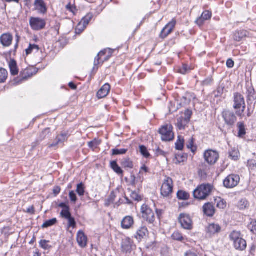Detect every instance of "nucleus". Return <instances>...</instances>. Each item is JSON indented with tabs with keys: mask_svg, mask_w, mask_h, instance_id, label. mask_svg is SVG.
<instances>
[{
	"mask_svg": "<svg viewBox=\"0 0 256 256\" xmlns=\"http://www.w3.org/2000/svg\"><path fill=\"white\" fill-rule=\"evenodd\" d=\"M238 206L241 210H244L249 206V203L246 199H242L239 202Z\"/></svg>",
	"mask_w": 256,
	"mask_h": 256,
	"instance_id": "ea45409f",
	"label": "nucleus"
},
{
	"mask_svg": "<svg viewBox=\"0 0 256 256\" xmlns=\"http://www.w3.org/2000/svg\"><path fill=\"white\" fill-rule=\"evenodd\" d=\"M229 157L234 160H237L240 156V153L238 148H231L229 152Z\"/></svg>",
	"mask_w": 256,
	"mask_h": 256,
	"instance_id": "a878e982",
	"label": "nucleus"
},
{
	"mask_svg": "<svg viewBox=\"0 0 256 256\" xmlns=\"http://www.w3.org/2000/svg\"><path fill=\"white\" fill-rule=\"evenodd\" d=\"M110 85L108 84H106L98 92L97 96L98 98H102L106 97L110 92Z\"/></svg>",
	"mask_w": 256,
	"mask_h": 256,
	"instance_id": "aec40b11",
	"label": "nucleus"
},
{
	"mask_svg": "<svg viewBox=\"0 0 256 256\" xmlns=\"http://www.w3.org/2000/svg\"><path fill=\"white\" fill-rule=\"evenodd\" d=\"M60 192V188L59 186L54 187L53 190V192L55 195L58 194Z\"/></svg>",
	"mask_w": 256,
	"mask_h": 256,
	"instance_id": "69168bd1",
	"label": "nucleus"
},
{
	"mask_svg": "<svg viewBox=\"0 0 256 256\" xmlns=\"http://www.w3.org/2000/svg\"><path fill=\"white\" fill-rule=\"evenodd\" d=\"M48 242L49 241L46 240H41L40 242V246L44 250H48L51 248V246L48 244Z\"/></svg>",
	"mask_w": 256,
	"mask_h": 256,
	"instance_id": "de8ad7c7",
	"label": "nucleus"
},
{
	"mask_svg": "<svg viewBox=\"0 0 256 256\" xmlns=\"http://www.w3.org/2000/svg\"><path fill=\"white\" fill-rule=\"evenodd\" d=\"M8 66L11 74L13 76L17 75L18 73V69L16 60H10L9 62Z\"/></svg>",
	"mask_w": 256,
	"mask_h": 256,
	"instance_id": "393cba45",
	"label": "nucleus"
},
{
	"mask_svg": "<svg viewBox=\"0 0 256 256\" xmlns=\"http://www.w3.org/2000/svg\"><path fill=\"white\" fill-rule=\"evenodd\" d=\"M222 117L228 125H233L236 121V117L234 112L230 110H224L222 112Z\"/></svg>",
	"mask_w": 256,
	"mask_h": 256,
	"instance_id": "f8f14e48",
	"label": "nucleus"
},
{
	"mask_svg": "<svg viewBox=\"0 0 256 256\" xmlns=\"http://www.w3.org/2000/svg\"><path fill=\"white\" fill-rule=\"evenodd\" d=\"M87 237L82 231H79L77 234V242L82 248H84L87 245Z\"/></svg>",
	"mask_w": 256,
	"mask_h": 256,
	"instance_id": "6ab92c4d",
	"label": "nucleus"
},
{
	"mask_svg": "<svg viewBox=\"0 0 256 256\" xmlns=\"http://www.w3.org/2000/svg\"><path fill=\"white\" fill-rule=\"evenodd\" d=\"M186 146L188 149H190L193 152L196 150V148L194 145V138H190L188 141L186 143Z\"/></svg>",
	"mask_w": 256,
	"mask_h": 256,
	"instance_id": "c03bdc74",
	"label": "nucleus"
},
{
	"mask_svg": "<svg viewBox=\"0 0 256 256\" xmlns=\"http://www.w3.org/2000/svg\"><path fill=\"white\" fill-rule=\"evenodd\" d=\"M50 132L49 128L45 129L40 134V138L42 140H44L47 134Z\"/></svg>",
	"mask_w": 256,
	"mask_h": 256,
	"instance_id": "052dcab7",
	"label": "nucleus"
},
{
	"mask_svg": "<svg viewBox=\"0 0 256 256\" xmlns=\"http://www.w3.org/2000/svg\"><path fill=\"white\" fill-rule=\"evenodd\" d=\"M76 192L80 196H83L85 192L84 186L82 183H80L77 185Z\"/></svg>",
	"mask_w": 256,
	"mask_h": 256,
	"instance_id": "4c0bfd02",
	"label": "nucleus"
},
{
	"mask_svg": "<svg viewBox=\"0 0 256 256\" xmlns=\"http://www.w3.org/2000/svg\"><path fill=\"white\" fill-rule=\"evenodd\" d=\"M68 86L72 90H76V85L72 82H70Z\"/></svg>",
	"mask_w": 256,
	"mask_h": 256,
	"instance_id": "774afa93",
	"label": "nucleus"
},
{
	"mask_svg": "<svg viewBox=\"0 0 256 256\" xmlns=\"http://www.w3.org/2000/svg\"><path fill=\"white\" fill-rule=\"evenodd\" d=\"M67 220H68V226L74 228L76 224V222H75L74 218H73L71 216L70 218H68Z\"/></svg>",
	"mask_w": 256,
	"mask_h": 256,
	"instance_id": "6e6d98bb",
	"label": "nucleus"
},
{
	"mask_svg": "<svg viewBox=\"0 0 256 256\" xmlns=\"http://www.w3.org/2000/svg\"><path fill=\"white\" fill-rule=\"evenodd\" d=\"M177 197L179 200H187L190 198V194L185 191L180 190L177 192Z\"/></svg>",
	"mask_w": 256,
	"mask_h": 256,
	"instance_id": "473e14b6",
	"label": "nucleus"
},
{
	"mask_svg": "<svg viewBox=\"0 0 256 256\" xmlns=\"http://www.w3.org/2000/svg\"><path fill=\"white\" fill-rule=\"evenodd\" d=\"M179 222L184 228L187 230L192 228V221L188 215L180 214L179 216Z\"/></svg>",
	"mask_w": 256,
	"mask_h": 256,
	"instance_id": "9b49d317",
	"label": "nucleus"
},
{
	"mask_svg": "<svg viewBox=\"0 0 256 256\" xmlns=\"http://www.w3.org/2000/svg\"><path fill=\"white\" fill-rule=\"evenodd\" d=\"M216 206L220 209H224L226 206V203L224 200L220 198L217 200Z\"/></svg>",
	"mask_w": 256,
	"mask_h": 256,
	"instance_id": "49530a36",
	"label": "nucleus"
},
{
	"mask_svg": "<svg viewBox=\"0 0 256 256\" xmlns=\"http://www.w3.org/2000/svg\"><path fill=\"white\" fill-rule=\"evenodd\" d=\"M34 10L41 14H44L47 12L48 8L46 4L43 0H35L34 2Z\"/></svg>",
	"mask_w": 256,
	"mask_h": 256,
	"instance_id": "ddd939ff",
	"label": "nucleus"
},
{
	"mask_svg": "<svg viewBox=\"0 0 256 256\" xmlns=\"http://www.w3.org/2000/svg\"><path fill=\"white\" fill-rule=\"evenodd\" d=\"M60 214L63 218L66 219H68L71 217V214L69 211V208L62 210Z\"/></svg>",
	"mask_w": 256,
	"mask_h": 256,
	"instance_id": "8fccbe9b",
	"label": "nucleus"
},
{
	"mask_svg": "<svg viewBox=\"0 0 256 256\" xmlns=\"http://www.w3.org/2000/svg\"><path fill=\"white\" fill-rule=\"evenodd\" d=\"M141 212L142 218L150 224H152L155 220L154 212L146 204H143L141 207Z\"/></svg>",
	"mask_w": 256,
	"mask_h": 256,
	"instance_id": "423d86ee",
	"label": "nucleus"
},
{
	"mask_svg": "<svg viewBox=\"0 0 256 256\" xmlns=\"http://www.w3.org/2000/svg\"><path fill=\"white\" fill-rule=\"evenodd\" d=\"M140 150L141 154L145 158H147L150 156V154L147 150V148L144 146H140Z\"/></svg>",
	"mask_w": 256,
	"mask_h": 256,
	"instance_id": "79ce46f5",
	"label": "nucleus"
},
{
	"mask_svg": "<svg viewBox=\"0 0 256 256\" xmlns=\"http://www.w3.org/2000/svg\"><path fill=\"white\" fill-rule=\"evenodd\" d=\"M192 114V112L189 110H187L184 112V116L183 118H185L188 121L190 122V118Z\"/></svg>",
	"mask_w": 256,
	"mask_h": 256,
	"instance_id": "5fc2aeb1",
	"label": "nucleus"
},
{
	"mask_svg": "<svg viewBox=\"0 0 256 256\" xmlns=\"http://www.w3.org/2000/svg\"><path fill=\"white\" fill-rule=\"evenodd\" d=\"M30 25L32 30L38 31L45 28L46 22L40 18L31 17L30 18Z\"/></svg>",
	"mask_w": 256,
	"mask_h": 256,
	"instance_id": "39448f33",
	"label": "nucleus"
},
{
	"mask_svg": "<svg viewBox=\"0 0 256 256\" xmlns=\"http://www.w3.org/2000/svg\"><path fill=\"white\" fill-rule=\"evenodd\" d=\"M237 126L238 130V136L239 137H242L244 136L246 132L244 123L242 122H239L238 123Z\"/></svg>",
	"mask_w": 256,
	"mask_h": 256,
	"instance_id": "c756f323",
	"label": "nucleus"
},
{
	"mask_svg": "<svg viewBox=\"0 0 256 256\" xmlns=\"http://www.w3.org/2000/svg\"><path fill=\"white\" fill-rule=\"evenodd\" d=\"M173 192V181L170 177L166 176L160 188L161 195L164 198H170Z\"/></svg>",
	"mask_w": 256,
	"mask_h": 256,
	"instance_id": "7ed1b4c3",
	"label": "nucleus"
},
{
	"mask_svg": "<svg viewBox=\"0 0 256 256\" xmlns=\"http://www.w3.org/2000/svg\"><path fill=\"white\" fill-rule=\"evenodd\" d=\"M114 52V50L111 48H106L100 52L96 57L94 62V70L95 67L100 64V60L101 57L103 56L106 55V57L104 58V60H102V63L104 61L108 60L112 56L113 52Z\"/></svg>",
	"mask_w": 256,
	"mask_h": 256,
	"instance_id": "0eeeda50",
	"label": "nucleus"
},
{
	"mask_svg": "<svg viewBox=\"0 0 256 256\" xmlns=\"http://www.w3.org/2000/svg\"><path fill=\"white\" fill-rule=\"evenodd\" d=\"M220 227L218 224H210L208 228L207 232L210 234H215L220 230Z\"/></svg>",
	"mask_w": 256,
	"mask_h": 256,
	"instance_id": "bb28decb",
	"label": "nucleus"
},
{
	"mask_svg": "<svg viewBox=\"0 0 256 256\" xmlns=\"http://www.w3.org/2000/svg\"><path fill=\"white\" fill-rule=\"evenodd\" d=\"M32 48V44H30L28 48L26 50V54L27 55L30 54L32 52V50H34V49Z\"/></svg>",
	"mask_w": 256,
	"mask_h": 256,
	"instance_id": "0e129e2a",
	"label": "nucleus"
},
{
	"mask_svg": "<svg viewBox=\"0 0 256 256\" xmlns=\"http://www.w3.org/2000/svg\"><path fill=\"white\" fill-rule=\"evenodd\" d=\"M249 228L253 232H256V220H253L249 226Z\"/></svg>",
	"mask_w": 256,
	"mask_h": 256,
	"instance_id": "4d7b16f0",
	"label": "nucleus"
},
{
	"mask_svg": "<svg viewBox=\"0 0 256 256\" xmlns=\"http://www.w3.org/2000/svg\"><path fill=\"white\" fill-rule=\"evenodd\" d=\"M92 16V14H88L84 17L79 23L76 31V34H80L86 27L90 22L91 20Z\"/></svg>",
	"mask_w": 256,
	"mask_h": 256,
	"instance_id": "4468645a",
	"label": "nucleus"
},
{
	"mask_svg": "<svg viewBox=\"0 0 256 256\" xmlns=\"http://www.w3.org/2000/svg\"><path fill=\"white\" fill-rule=\"evenodd\" d=\"M212 186L210 184H203L198 186L193 192L195 198L206 199L210 194Z\"/></svg>",
	"mask_w": 256,
	"mask_h": 256,
	"instance_id": "f03ea898",
	"label": "nucleus"
},
{
	"mask_svg": "<svg viewBox=\"0 0 256 256\" xmlns=\"http://www.w3.org/2000/svg\"><path fill=\"white\" fill-rule=\"evenodd\" d=\"M56 222H57V220L56 218H54L52 220H46L42 225V228H46L51 226L55 224L56 223Z\"/></svg>",
	"mask_w": 256,
	"mask_h": 256,
	"instance_id": "e433bc0d",
	"label": "nucleus"
},
{
	"mask_svg": "<svg viewBox=\"0 0 256 256\" xmlns=\"http://www.w3.org/2000/svg\"><path fill=\"white\" fill-rule=\"evenodd\" d=\"M240 180L239 176L234 174H230L224 180V185L226 188H233L238 184Z\"/></svg>",
	"mask_w": 256,
	"mask_h": 256,
	"instance_id": "6e6552de",
	"label": "nucleus"
},
{
	"mask_svg": "<svg viewBox=\"0 0 256 256\" xmlns=\"http://www.w3.org/2000/svg\"><path fill=\"white\" fill-rule=\"evenodd\" d=\"M233 245L236 250H243L246 247V242L244 239L242 238L233 243Z\"/></svg>",
	"mask_w": 256,
	"mask_h": 256,
	"instance_id": "b1692460",
	"label": "nucleus"
},
{
	"mask_svg": "<svg viewBox=\"0 0 256 256\" xmlns=\"http://www.w3.org/2000/svg\"><path fill=\"white\" fill-rule=\"evenodd\" d=\"M134 224V220L130 216H125L121 222V226L123 229L128 230Z\"/></svg>",
	"mask_w": 256,
	"mask_h": 256,
	"instance_id": "f3484780",
	"label": "nucleus"
},
{
	"mask_svg": "<svg viewBox=\"0 0 256 256\" xmlns=\"http://www.w3.org/2000/svg\"><path fill=\"white\" fill-rule=\"evenodd\" d=\"M66 8L68 10L70 11L74 14H76V12L77 11L76 7L74 5H72L70 4L66 5Z\"/></svg>",
	"mask_w": 256,
	"mask_h": 256,
	"instance_id": "603ef678",
	"label": "nucleus"
},
{
	"mask_svg": "<svg viewBox=\"0 0 256 256\" xmlns=\"http://www.w3.org/2000/svg\"><path fill=\"white\" fill-rule=\"evenodd\" d=\"M226 66L228 68H232L234 66V62L232 59L228 60Z\"/></svg>",
	"mask_w": 256,
	"mask_h": 256,
	"instance_id": "680f3d73",
	"label": "nucleus"
},
{
	"mask_svg": "<svg viewBox=\"0 0 256 256\" xmlns=\"http://www.w3.org/2000/svg\"><path fill=\"white\" fill-rule=\"evenodd\" d=\"M155 152H156V154L157 156H165V152L163 150H160V148H158V147H157L156 148V149L155 150Z\"/></svg>",
	"mask_w": 256,
	"mask_h": 256,
	"instance_id": "bf43d9fd",
	"label": "nucleus"
},
{
	"mask_svg": "<svg viewBox=\"0 0 256 256\" xmlns=\"http://www.w3.org/2000/svg\"><path fill=\"white\" fill-rule=\"evenodd\" d=\"M132 242L129 238L123 239L121 245L122 250L125 252H130L132 248Z\"/></svg>",
	"mask_w": 256,
	"mask_h": 256,
	"instance_id": "a211bd4d",
	"label": "nucleus"
},
{
	"mask_svg": "<svg viewBox=\"0 0 256 256\" xmlns=\"http://www.w3.org/2000/svg\"><path fill=\"white\" fill-rule=\"evenodd\" d=\"M121 164L124 168H132L133 167L132 162L128 158L122 160Z\"/></svg>",
	"mask_w": 256,
	"mask_h": 256,
	"instance_id": "c9c22d12",
	"label": "nucleus"
},
{
	"mask_svg": "<svg viewBox=\"0 0 256 256\" xmlns=\"http://www.w3.org/2000/svg\"><path fill=\"white\" fill-rule=\"evenodd\" d=\"M248 166L251 168H254L256 166V161L254 160H248L247 163Z\"/></svg>",
	"mask_w": 256,
	"mask_h": 256,
	"instance_id": "13d9d810",
	"label": "nucleus"
},
{
	"mask_svg": "<svg viewBox=\"0 0 256 256\" xmlns=\"http://www.w3.org/2000/svg\"><path fill=\"white\" fill-rule=\"evenodd\" d=\"M110 166L118 174L122 176L123 171L122 168L118 166L116 161H112L110 162Z\"/></svg>",
	"mask_w": 256,
	"mask_h": 256,
	"instance_id": "2f4dec72",
	"label": "nucleus"
},
{
	"mask_svg": "<svg viewBox=\"0 0 256 256\" xmlns=\"http://www.w3.org/2000/svg\"><path fill=\"white\" fill-rule=\"evenodd\" d=\"M176 23V19L173 18L163 28L160 35V38H165L170 34L174 28Z\"/></svg>",
	"mask_w": 256,
	"mask_h": 256,
	"instance_id": "9d476101",
	"label": "nucleus"
},
{
	"mask_svg": "<svg viewBox=\"0 0 256 256\" xmlns=\"http://www.w3.org/2000/svg\"><path fill=\"white\" fill-rule=\"evenodd\" d=\"M13 40L12 36L8 33L4 34L0 37V42L4 46L8 47L11 45Z\"/></svg>",
	"mask_w": 256,
	"mask_h": 256,
	"instance_id": "2eb2a0df",
	"label": "nucleus"
},
{
	"mask_svg": "<svg viewBox=\"0 0 256 256\" xmlns=\"http://www.w3.org/2000/svg\"><path fill=\"white\" fill-rule=\"evenodd\" d=\"M118 190L116 189V191H112L111 192L108 198L106 201L105 205L106 206H108L114 202L116 198V192Z\"/></svg>",
	"mask_w": 256,
	"mask_h": 256,
	"instance_id": "7c9ffc66",
	"label": "nucleus"
},
{
	"mask_svg": "<svg viewBox=\"0 0 256 256\" xmlns=\"http://www.w3.org/2000/svg\"><path fill=\"white\" fill-rule=\"evenodd\" d=\"M127 151H128V150L125 149V148L113 149L112 150V155H118V154H125Z\"/></svg>",
	"mask_w": 256,
	"mask_h": 256,
	"instance_id": "a18cd8bd",
	"label": "nucleus"
},
{
	"mask_svg": "<svg viewBox=\"0 0 256 256\" xmlns=\"http://www.w3.org/2000/svg\"><path fill=\"white\" fill-rule=\"evenodd\" d=\"M184 256H198L195 252H192L191 251H188L185 254Z\"/></svg>",
	"mask_w": 256,
	"mask_h": 256,
	"instance_id": "338daca9",
	"label": "nucleus"
},
{
	"mask_svg": "<svg viewBox=\"0 0 256 256\" xmlns=\"http://www.w3.org/2000/svg\"><path fill=\"white\" fill-rule=\"evenodd\" d=\"M203 212L208 216H212L215 213V208L211 203L208 202L203 206Z\"/></svg>",
	"mask_w": 256,
	"mask_h": 256,
	"instance_id": "412c9836",
	"label": "nucleus"
},
{
	"mask_svg": "<svg viewBox=\"0 0 256 256\" xmlns=\"http://www.w3.org/2000/svg\"><path fill=\"white\" fill-rule=\"evenodd\" d=\"M66 138V135L65 134H62L56 137V140L58 142V143L61 144L64 142Z\"/></svg>",
	"mask_w": 256,
	"mask_h": 256,
	"instance_id": "3c124183",
	"label": "nucleus"
},
{
	"mask_svg": "<svg viewBox=\"0 0 256 256\" xmlns=\"http://www.w3.org/2000/svg\"><path fill=\"white\" fill-rule=\"evenodd\" d=\"M205 160L210 164H214L219 158V154L216 151L208 150L204 153Z\"/></svg>",
	"mask_w": 256,
	"mask_h": 256,
	"instance_id": "1a4fd4ad",
	"label": "nucleus"
},
{
	"mask_svg": "<svg viewBox=\"0 0 256 256\" xmlns=\"http://www.w3.org/2000/svg\"><path fill=\"white\" fill-rule=\"evenodd\" d=\"M130 197L134 200L140 202L142 200V198L136 192H132L130 194Z\"/></svg>",
	"mask_w": 256,
	"mask_h": 256,
	"instance_id": "09e8293b",
	"label": "nucleus"
},
{
	"mask_svg": "<svg viewBox=\"0 0 256 256\" xmlns=\"http://www.w3.org/2000/svg\"><path fill=\"white\" fill-rule=\"evenodd\" d=\"M69 196L70 200L75 204L77 200V198L74 192L72 190L70 191L69 193Z\"/></svg>",
	"mask_w": 256,
	"mask_h": 256,
	"instance_id": "864d4df0",
	"label": "nucleus"
},
{
	"mask_svg": "<svg viewBox=\"0 0 256 256\" xmlns=\"http://www.w3.org/2000/svg\"><path fill=\"white\" fill-rule=\"evenodd\" d=\"M230 240L233 242V243L236 241L242 238L241 234L239 232L233 231L230 236Z\"/></svg>",
	"mask_w": 256,
	"mask_h": 256,
	"instance_id": "f704fd0d",
	"label": "nucleus"
},
{
	"mask_svg": "<svg viewBox=\"0 0 256 256\" xmlns=\"http://www.w3.org/2000/svg\"><path fill=\"white\" fill-rule=\"evenodd\" d=\"M8 73L7 70L2 68H0V83H4L8 78Z\"/></svg>",
	"mask_w": 256,
	"mask_h": 256,
	"instance_id": "72a5a7b5",
	"label": "nucleus"
},
{
	"mask_svg": "<svg viewBox=\"0 0 256 256\" xmlns=\"http://www.w3.org/2000/svg\"><path fill=\"white\" fill-rule=\"evenodd\" d=\"M160 134L162 141L168 142L174 138V134L172 132V126L170 124L162 126L160 130Z\"/></svg>",
	"mask_w": 256,
	"mask_h": 256,
	"instance_id": "20e7f679",
	"label": "nucleus"
},
{
	"mask_svg": "<svg viewBox=\"0 0 256 256\" xmlns=\"http://www.w3.org/2000/svg\"><path fill=\"white\" fill-rule=\"evenodd\" d=\"M248 32L246 30H240L236 32L234 35V39L235 40L240 42L242 39L246 36Z\"/></svg>",
	"mask_w": 256,
	"mask_h": 256,
	"instance_id": "cd10ccee",
	"label": "nucleus"
},
{
	"mask_svg": "<svg viewBox=\"0 0 256 256\" xmlns=\"http://www.w3.org/2000/svg\"><path fill=\"white\" fill-rule=\"evenodd\" d=\"M189 122L181 116L178 119L177 126L179 130H184L185 126L188 124Z\"/></svg>",
	"mask_w": 256,
	"mask_h": 256,
	"instance_id": "c85d7f7f",
	"label": "nucleus"
},
{
	"mask_svg": "<svg viewBox=\"0 0 256 256\" xmlns=\"http://www.w3.org/2000/svg\"><path fill=\"white\" fill-rule=\"evenodd\" d=\"M190 70L188 68V65L184 64L182 66L178 69V71L180 73L182 74H185L188 73Z\"/></svg>",
	"mask_w": 256,
	"mask_h": 256,
	"instance_id": "37998d69",
	"label": "nucleus"
},
{
	"mask_svg": "<svg viewBox=\"0 0 256 256\" xmlns=\"http://www.w3.org/2000/svg\"><path fill=\"white\" fill-rule=\"evenodd\" d=\"M148 234L147 228L145 226H142L138 229L136 233L135 238L138 240H140L146 236Z\"/></svg>",
	"mask_w": 256,
	"mask_h": 256,
	"instance_id": "5701e85b",
	"label": "nucleus"
},
{
	"mask_svg": "<svg viewBox=\"0 0 256 256\" xmlns=\"http://www.w3.org/2000/svg\"><path fill=\"white\" fill-rule=\"evenodd\" d=\"M32 76V74L28 72V70H25L22 74H21V76L20 78H16L14 82V84H17L22 82L24 80H26L28 78H30Z\"/></svg>",
	"mask_w": 256,
	"mask_h": 256,
	"instance_id": "4be33fe9",
	"label": "nucleus"
},
{
	"mask_svg": "<svg viewBox=\"0 0 256 256\" xmlns=\"http://www.w3.org/2000/svg\"><path fill=\"white\" fill-rule=\"evenodd\" d=\"M233 108L236 110V114L242 117L246 108L244 96L238 92H234L233 96Z\"/></svg>",
	"mask_w": 256,
	"mask_h": 256,
	"instance_id": "f257e3e1",
	"label": "nucleus"
},
{
	"mask_svg": "<svg viewBox=\"0 0 256 256\" xmlns=\"http://www.w3.org/2000/svg\"><path fill=\"white\" fill-rule=\"evenodd\" d=\"M212 18V12L208 10H206L203 12L200 17L198 18L196 20V23L200 26H202L204 22Z\"/></svg>",
	"mask_w": 256,
	"mask_h": 256,
	"instance_id": "dca6fc26",
	"label": "nucleus"
},
{
	"mask_svg": "<svg viewBox=\"0 0 256 256\" xmlns=\"http://www.w3.org/2000/svg\"><path fill=\"white\" fill-rule=\"evenodd\" d=\"M172 238L174 240L182 242L184 240V238L182 236V234L179 232H175L172 234Z\"/></svg>",
	"mask_w": 256,
	"mask_h": 256,
	"instance_id": "a19ab883",
	"label": "nucleus"
},
{
	"mask_svg": "<svg viewBox=\"0 0 256 256\" xmlns=\"http://www.w3.org/2000/svg\"><path fill=\"white\" fill-rule=\"evenodd\" d=\"M98 144L96 141H92L88 142V145L89 147L92 148L96 146Z\"/></svg>",
	"mask_w": 256,
	"mask_h": 256,
	"instance_id": "e2e57ef3",
	"label": "nucleus"
},
{
	"mask_svg": "<svg viewBox=\"0 0 256 256\" xmlns=\"http://www.w3.org/2000/svg\"><path fill=\"white\" fill-rule=\"evenodd\" d=\"M184 139L178 136V139L176 142V148L178 150H182L184 145Z\"/></svg>",
	"mask_w": 256,
	"mask_h": 256,
	"instance_id": "58836bf2",
	"label": "nucleus"
}]
</instances>
